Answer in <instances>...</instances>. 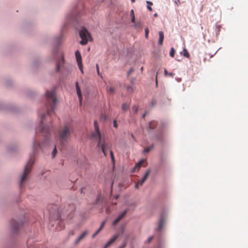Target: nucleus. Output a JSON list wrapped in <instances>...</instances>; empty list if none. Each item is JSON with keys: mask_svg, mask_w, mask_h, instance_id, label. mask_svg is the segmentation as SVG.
Returning a JSON list of instances; mask_svg holds the SVG:
<instances>
[{"mask_svg": "<svg viewBox=\"0 0 248 248\" xmlns=\"http://www.w3.org/2000/svg\"><path fill=\"white\" fill-rule=\"evenodd\" d=\"M46 102L43 108L38 111V120L35 128V136L32 143V153L24 166L19 182V187L21 189L29 177L34 163V157L44 151L46 141Z\"/></svg>", "mask_w": 248, "mask_h": 248, "instance_id": "obj_1", "label": "nucleus"}, {"mask_svg": "<svg viewBox=\"0 0 248 248\" xmlns=\"http://www.w3.org/2000/svg\"><path fill=\"white\" fill-rule=\"evenodd\" d=\"M73 132L72 127L69 124L64 125L59 131L58 136L60 142L64 144L70 139Z\"/></svg>", "mask_w": 248, "mask_h": 248, "instance_id": "obj_2", "label": "nucleus"}, {"mask_svg": "<svg viewBox=\"0 0 248 248\" xmlns=\"http://www.w3.org/2000/svg\"><path fill=\"white\" fill-rule=\"evenodd\" d=\"M24 225L22 218H12L10 222V233L12 236H17L19 234V231Z\"/></svg>", "mask_w": 248, "mask_h": 248, "instance_id": "obj_3", "label": "nucleus"}, {"mask_svg": "<svg viewBox=\"0 0 248 248\" xmlns=\"http://www.w3.org/2000/svg\"><path fill=\"white\" fill-rule=\"evenodd\" d=\"M47 106L49 105L50 110L47 109V115L54 113L56 108V105L57 102V99L56 96V89H53L51 91H47Z\"/></svg>", "mask_w": 248, "mask_h": 248, "instance_id": "obj_4", "label": "nucleus"}, {"mask_svg": "<svg viewBox=\"0 0 248 248\" xmlns=\"http://www.w3.org/2000/svg\"><path fill=\"white\" fill-rule=\"evenodd\" d=\"M0 110L16 113L19 111V108L14 103L0 101Z\"/></svg>", "mask_w": 248, "mask_h": 248, "instance_id": "obj_5", "label": "nucleus"}, {"mask_svg": "<svg viewBox=\"0 0 248 248\" xmlns=\"http://www.w3.org/2000/svg\"><path fill=\"white\" fill-rule=\"evenodd\" d=\"M17 47L16 43L10 42L4 45L1 48L2 52L5 55H8L14 52Z\"/></svg>", "mask_w": 248, "mask_h": 248, "instance_id": "obj_6", "label": "nucleus"}, {"mask_svg": "<svg viewBox=\"0 0 248 248\" xmlns=\"http://www.w3.org/2000/svg\"><path fill=\"white\" fill-rule=\"evenodd\" d=\"M79 36L81 38L80 44L82 45H86L91 38V36L88 31L84 28L81 29L79 32Z\"/></svg>", "mask_w": 248, "mask_h": 248, "instance_id": "obj_7", "label": "nucleus"}, {"mask_svg": "<svg viewBox=\"0 0 248 248\" xmlns=\"http://www.w3.org/2000/svg\"><path fill=\"white\" fill-rule=\"evenodd\" d=\"M77 163L81 169L84 170H88L90 169V163L85 157L78 158L77 160Z\"/></svg>", "mask_w": 248, "mask_h": 248, "instance_id": "obj_8", "label": "nucleus"}, {"mask_svg": "<svg viewBox=\"0 0 248 248\" xmlns=\"http://www.w3.org/2000/svg\"><path fill=\"white\" fill-rule=\"evenodd\" d=\"M97 138L99 140L97 146L101 148L102 152L103 153L104 155L106 156L107 154L106 152L107 150H108L109 148L110 145L108 143L106 142L104 140H102L101 136H100V138Z\"/></svg>", "mask_w": 248, "mask_h": 248, "instance_id": "obj_9", "label": "nucleus"}, {"mask_svg": "<svg viewBox=\"0 0 248 248\" xmlns=\"http://www.w3.org/2000/svg\"><path fill=\"white\" fill-rule=\"evenodd\" d=\"M65 60L64 55H62V58L58 59L56 63V72H61L62 70L64 68Z\"/></svg>", "mask_w": 248, "mask_h": 248, "instance_id": "obj_10", "label": "nucleus"}, {"mask_svg": "<svg viewBox=\"0 0 248 248\" xmlns=\"http://www.w3.org/2000/svg\"><path fill=\"white\" fill-rule=\"evenodd\" d=\"M43 62L44 61L42 58L37 57L33 61L32 67L34 69H39L42 67Z\"/></svg>", "mask_w": 248, "mask_h": 248, "instance_id": "obj_11", "label": "nucleus"}, {"mask_svg": "<svg viewBox=\"0 0 248 248\" xmlns=\"http://www.w3.org/2000/svg\"><path fill=\"white\" fill-rule=\"evenodd\" d=\"M75 56L77 62L78 67L82 73L83 74V67L82 63V58L80 53L78 50H77L75 52Z\"/></svg>", "mask_w": 248, "mask_h": 248, "instance_id": "obj_12", "label": "nucleus"}, {"mask_svg": "<svg viewBox=\"0 0 248 248\" xmlns=\"http://www.w3.org/2000/svg\"><path fill=\"white\" fill-rule=\"evenodd\" d=\"M18 147V142L14 141L7 146V150L9 153H14L17 150Z\"/></svg>", "mask_w": 248, "mask_h": 248, "instance_id": "obj_13", "label": "nucleus"}, {"mask_svg": "<svg viewBox=\"0 0 248 248\" xmlns=\"http://www.w3.org/2000/svg\"><path fill=\"white\" fill-rule=\"evenodd\" d=\"M150 171L149 170L146 172L143 177L142 179L138 181L137 183L135 185V187L136 188H138L139 186H142V184L145 182V181L147 180L149 175L150 174Z\"/></svg>", "mask_w": 248, "mask_h": 248, "instance_id": "obj_14", "label": "nucleus"}, {"mask_svg": "<svg viewBox=\"0 0 248 248\" xmlns=\"http://www.w3.org/2000/svg\"><path fill=\"white\" fill-rule=\"evenodd\" d=\"M94 126L95 129L94 132L92 133V137L93 138H100L101 133L99 131V127L98 126L97 122L96 120L94 121Z\"/></svg>", "mask_w": 248, "mask_h": 248, "instance_id": "obj_15", "label": "nucleus"}, {"mask_svg": "<svg viewBox=\"0 0 248 248\" xmlns=\"http://www.w3.org/2000/svg\"><path fill=\"white\" fill-rule=\"evenodd\" d=\"M14 83V80L10 77H6L3 81V85L7 87H11L12 86Z\"/></svg>", "mask_w": 248, "mask_h": 248, "instance_id": "obj_16", "label": "nucleus"}, {"mask_svg": "<svg viewBox=\"0 0 248 248\" xmlns=\"http://www.w3.org/2000/svg\"><path fill=\"white\" fill-rule=\"evenodd\" d=\"M165 217L164 216H162L160 217L159 220L158 221V227H157L158 231H161L163 229V228L164 226V224H165Z\"/></svg>", "mask_w": 248, "mask_h": 248, "instance_id": "obj_17", "label": "nucleus"}, {"mask_svg": "<svg viewBox=\"0 0 248 248\" xmlns=\"http://www.w3.org/2000/svg\"><path fill=\"white\" fill-rule=\"evenodd\" d=\"M128 212V210H124L113 222V225H115L125 216Z\"/></svg>", "mask_w": 248, "mask_h": 248, "instance_id": "obj_18", "label": "nucleus"}, {"mask_svg": "<svg viewBox=\"0 0 248 248\" xmlns=\"http://www.w3.org/2000/svg\"><path fill=\"white\" fill-rule=\"evenodd\" d=\"M119 237V234H115L112 238H111L108 242V243L106 244V245L104 246V248H107L108 247H109V246H110L111 244H112L116 240V239L118 238Z\"/></svg>", "mask_w": 248, "mask_h": 248, "instance_id": "obj_19", "label": "nucleus"}, {"mask_svg": "<svg viewBox=\"0 0 248 248\" xmlns=\"http://www.w3.org/2000/svg\"><path fill=\"white\" fill-rule=\"evenodd\" d=\"M76 90H77V94L78 95V97L80 105H81V104H82V95H81L80 89L78 84V82H77L76 83Z\"/></svg>", "mask_w": 248, "mask_h": 248, "instance_id": "obj_20", "label": "nucleus"}, {"mask_svg": "<svg viewBox=\"0 0 248 248\" xmlns=\"http://www.w3.org/2000/svg\"><path fill=\"white\" fill-rule=\"evenodd\" d=\"M87 231L84 232L77 239V240L76 241L75 243L76 244H78L81 240L84 238V237L87 235Z\"/></svg>", "mask_w": 248, "mask_h": 248, "instance_id": "obj_21", "label": "nucleus"}, {"mask_svg": "<svg viewBox=\"0 0 248 248\" xmlns=\"http://www.w3.org/2000/svg\"><path fill=\"white\" fill-rule=\"evenodd\" d=\"M25 94L27 96L32 97L34 95L35 93L34 92L31 90L28 89L25 90Z\"/></svg>", "mask_w": 248, "mask_h": 248, "instance_id": "obj_22", "label": "nucleus"}, {"mask_svg": "<svg viewBox=\"0 0 248 248\" xmlns=\"http://www.w3.org/2000/svg\"><path fill=\"white\" fill-rule=\"evenodd\" d=\"M144 160H141L140 161H139L137 164H136V165L133 168V171H134L136 170H139L140 167L141 166V165H142V164L144 162Z\"/></svg>", "mask_w": 248, "mask_h": 248, "instance_id": "obj_23", "label": "nucleus"}, {"mask_svg": "<svg viewBox=\"0 0 248 248\" xmlns=\"http://www.w3.org/2000/svg\"><path fill=\"white\" fill-rule=\"evenodd\" d=\"M159 41H158V44L159 45H162L163 44V40H164V33L163 31H160L159 32Z\"/></svg>", "mask_w": 248, "mask_h": 248, "instance_id": "obj_24", "label": "nucleus"}, {"mask_svg": "<svg viewBox=\"0 0 248 248\" xmlns=\"http://www.w3.org/2000/svg\"><path fill=\"white\" fill-rule=\"evenodd\" d=\"M107 93L109 94H113L115 93V89L114 87H108L107 89Z\"/></svg>", "mask_w": 248, "mask_h": 248, "instance_id": "obj_25", "label": "nucleus"}, {"mask_svg": "<svg viewBox=\"0 0 248 248\" xmlns=\"http://www.w3.org/2000/svg\"><path fill=\"white\" fill-rule=\"evenodd\" d=\"M157 125V123L155 121H152L149 124V128L150 129H153Z\"/></svg>", "mask_w": 248, "mask_h": 248, "instance_id": "obj_26", "label": "nucleus"}, {"mask_svg": "<svg viewBox=\"0 0 248 248\" xmlns=\"http://www.w3.org/2000/svg\"><path fill=\"white\" fill-rule=\"evenodd\" d=\"M130 16H131V21L133 22V23H134L135 22V14H134V10H131V11H130Z\"/></svg>", "mask_w": 248, "mask_h": 248, "instance_id": "obj_27", "label": "nucleus"}, {"mask_svg": "<svg viewBox=\"0 0 248 248\" xmlns=\"http://www.w3.org/2000/svg\"><path fill=\"white\" fill-rule=\"evenodd\" d=\"M146 3H147V8L150 11H152L153 9L151 7V6L153 5V3L149 1H147Z\"/></svg>", "mask_w": 248, "mask_h": 248, "instance_id": "obj_28", "label": "nucleus"}, {"mask_svg": "<svg viewBox=\"0 0 248 248\" xmlns=\"http://www.w3.org/2000/svg\"><path fill=\"white\" fill-rule=\"evenodd\" d=\"M183 55H184V56H185L186 58H189V53H188V51L186 48H184L183 49Z\"/></svg>", "mask_w": 248, "mask_h": 248, "instance_id": "obj_29", "label": "nucleus"}, {"mask_svg": "<svg viewBox=\"0 0 248 248\" xmlns=\"http://www.w3.org/2000/svg\"><path fill=\"white\" fill-rule=\"evenodd\" d=\"M164 74L166 76H169L172 77L174 76V74L173 73H168L166 69L164 70Z\"/></svg>", "mask_w": 248, "mask_h": 248, "instance_id": "obj_30", "label": "nucleus"}, {"mask_svg": "<svg viewBox=\"0 0 248 248\" xmlns=\"http://www.w3.org/2000/svg\"><path fill=\"white\" fill-rule=\"evenodd\" d=\"M129 108V106L126 103H124L122 105V108L123 110H126Z\"/></svg>", "mask_w": 248, "mask_h": 248, "instance_id": "obj_31", "label": "nucleus"}, {"mask_svg": "<svg viewBox=\"0 0 248 248\" xmlns=\"http://www.w3.org/2000/svg\"><path fill=\"white\" fill-rule=\"evenodd\" d=\"M153 148V145H152V146H151L149 147H147V148H145L144 150V153H148Z\"/></svg>", "mask_w": 248, "mask_h": 248, "instance_id": "obj_32", "label": "nucleus"}, {"mask_svg": "<svg viewBox=\"0 0 248 248\" xmlns=\"http://www.w3.org/2000/svg\"><path fill=\"white\" fill-rule=\"evenodd\" d=\"M175 50L173 48H171L170 52V55L171 57H173L174 56Z\"/></svg>", "mask_w": 248, "mask_h": 248, "instance_id": "obj_33", "label": "nucleus"}, {"mask_svg": "<svg viewBox=\"0 0 248 248\" xmlns=\"http://www.w3.org/2000/svg\"><path fill=\"white\" fill-rule=\"evenodd\" d=\"M57 153V149L56 146L55 147L54 149H53L52 153V158H54L56 154Z\"/></svg>", "mask_w": 248, "mask_h": 248, "instance_id": "obj_34", "label": "nucleus"}, {"mask_svg": "<svg viewBox=\"0 0 248 248\" xmlns=\"http://www.w3.org/2000/svg\"><path fill=\"white\" fill-rule=\"evenodd\" d=\"M110 157L111 158L112 162L114 163V156L113 154V152L112 151H110Z\"/></svg>", "mask_w": 248, "mask_h": 248, "instance_id": "obj_35", "label": "nucleus"}, {"mask_svg": "<svg viewBox=\"0 0 248 248\" xmlns=\"http://www.w3.org/2000/svg\"><path fill=\"white\" fill-rule=\"evenodd\" d=\"M220 28H221V27L219 25L217 26V32H216L217 35L219 34V31L220 30Z\"/></svg>", "mask_w": 248, "mask_h": 248, "instance_id": "obj_36", "label": "nucleus"}, {"mask_svg": "<svg viewBox=\"0 0 248 248\" xmlns=\"http://www.w3.org/2000/svg\"><path fill=\"white\" fill-rule=\"evenodd\" d=\"M96 70H97V72L98 75L101 76V74L100 73L99 69V66H98V64H96Z\"/></svg>", "mask_w": 248, "mask_h": 248, "instance_id": "obj_37", "label": "nucleus"}, {"mask_svg": "<svg viewBox=\"0 0 248 248\" xmlns=\"http://www.w3.org/2000/svg\"><path fill=\"white\" fill-rule=\"evenodd\" d=\"M132 110L135 112H136L138 111V106H133V108H132Z\"/></svg>", "mask_w": 248, "mask_h": 248, "instance_id": "obj_38", "label": "nucleus"}, {"mask_svg": "<svg viewBox=\"0 0 248 248\" xmlns=\"http://www.w3.org/2000/svg\"><path fill=\"white\" fill-rule=\"evenodd\" d=\"M145 37L146 38H148V33H149V30L147 28L145 29Z\"/></svg>", "mask_w": 248, "mask_h": 248, "instance_id": "obj_39", "label": "nucleus"}, {"mask_svg": "<svg viewBox=\"0 0 248 248\" xmlns=\"http://www.w3.org/2000/svg\"><path fill=\"white\" fill-rule=\"evenodd\" d=\"M134 71V69L133 68H131L130 70L127 72L128 76H130V74Z\"/></svg>", "mask_w": 248, "mask_h": 248, "instance_id": "obj_40", "label": "nucleus"}, {"mask_svg": "<svg viewBox=\"0 0 248 248\" xmlns=\"http://www.w3.org/2000/svg\"><path fill=\"white\" fill-rule=\"evenodd\" d=\"M46 171L45 170H41V171L39 173V175L41 176H43L46 173Z\"/></svg>", "mask_w": 248, "mask_h": 248, "instance_id": "obj_41", "label": "nucleus"}, {"mask_svg": "<svg viewBox=\"0 0 248 248\" xmlns=\"http://www.w3.org/2000/svg\"><path fill=\"white\" fill-rule=\"evenodd\" d=\"M154 237L153 236L150 237L148 239L147 242L149 243L153 239Z\"/></svg>", "mask_w": 248, "mask_h": 248, "instance_id": "obj_42", "label": "nucleus"}, {"mask_svg": "<svg viewBox=\"0 0 248 248\" xmlns=\"http://www.w3.org/2000/svg\"><path fill=\"white\" fill-rule=\"evenodd\" d=\"M113 125L115 127H117V121L116 120L113 121Z\"/></svg>", "mask_w": 248, "mask_h": 248, "instance_id": "obj_43", "label": "nucleus"}, {"mask_svg": "<svg viewBox=\"0 0 248 248\" xmlns=\"http://www.w3.org/2000/svg\"><path fill=\"white\" fill-rule=\"evenodd\" d=\"M106 222V220H105V221H103V222H102V224H101V226H100L102 228H104V225H105V224Z\"/></svg>", "mask_w": 248, "mask_h": 248, "instance_id": "obj_44", "label": "nucleus"}, {"mask_svg": "<svg viewBox=\"0 0 248 248\" xmlns=\"http://www.w3.org/2000/svg\"><path fill=\"white\" fill-rule=\"evenodd\" d=\"M106 222V220H105V221H103V222H102V224H101V226H100L102 228H104V225H105V224Z\"/></svg>", "mask_w": 248, "mask_h": 248, "instance_id": "obj_45", "label": "nucleus"}, {"mask_svg": "<svg viewBox=\"0 0 248 248\" xmlns=\"http://www.w3.org/2000/svg\"><path fill=\"white\" fill-rule=\"evenodd\" d=\"M102 229H103V228H102L101 227H100V228L97 231V233H99Z\"/></svg>", "mask_w": 248, "mask_h": 248, "instance_id": "obj_46", "label": "nucleus"}, {"mask_svg": "<svg viewBox=\"0 0 248 248\" xmlns=\"http://www.w3.org/2000/svg\"><path fill=\"white\" fill-rule=\"evenodd\" d=\"M98 233H97V231L93 235V238H94L96 236V235L98 234Z\"/></svg>", "mask_w": 248, "mask_h": 248, "instance_id": "obj_47", "label": "nucleus"}, {"mask_svg": "<svg viewBox=\"0 0 248 248\" xmlns=\"http://www.w3.org/2000/svg\"><path fill=\"white\" fill-rule=\"evenodd\" d=\"M59 217H60V216H59V214H58V213H57V215H56V217L55 218V219H59Z\"/></svg>", "mask_w": 248, "mask_h": 248, "instance_id": "obj_48", "label": "nucleus"}, {"mask_svg": "<svg viewBox=\"0 0 248 248\" xmlns=\"http://www.w3.org/2000/svg\"><path fill=\"white\" fill-rule=\"evenodd\" d=\"M126 246V244H124L123 246H122L120 248H124Z\"/></svg>", "mask_w": 248, "mask_h": 248, "instance_id": "obj_49", "label": "nucleus"}, {"mask_svg": "<svg viewBox=\"0 0 248 248\" xmlns=\"http://www.w3.org/2000/svg\"><path fill=\"white\" fill-rule=\"evenodd\" d=\"M102 117H103V118H104V119H106L107 118V117L106 116H105V115H104V116H102Z\"/></svg>", "mask_w": 248, "mask_h": 248, "instance_id": "obj_50", "label": "nucleus"}, {"mask_svg": "<svg viewBox=\"0 0 248 248\" xmlns=\"http://www.w3.org/2000/svg\"><path fill=\"white\" fill-rule=\"evenodd\" d=\"M157 74L156 75V84H157Z\"/></svg>", "mask_w": 248, "mask_h": 248, "instance_id": "obj_51", "label": "nucleus"}, {"mask_svg": "<svg viewBox=\"0 0 248 248\" xmlns=\"http://www.w3.org/2000/svg\"><path fill=\"white\" fill-rule=\"evenodd\" d=\"M44 95H45V97L46 96V91L44 93Z\"/></svg>", "mask_w": 248, "mask_h": 248, "instance_id": "obj_52", "label": "nucleus"}, {"mask_svg": "<svg viewBox=\"0 0 248 248\" xmlns=\"http://www.w3.org/2000/svg\"><path fill=\"white\" fill-rule=\"evenodd\" d=\"M70 234H71V235H74V231H72V232H70Z\"/></svg>", "mask_w": 248, "mask_h": 248, "instance_id": "obj_53", "label": "nucleus"}, {"mask_svg": "<svg viewBox=\"0 0 248 248\" xmlns=\"http://www.w3.org/2000/svg\"><path fill=\"white\" fill-rule=\"evenodd\" d=\"M1 140V134L0 133V142Z\"/></svg>", "mask_w": 248, "mask_h": 248, "instance_id": "obj_54", "label": "nucleus"}, {"mask_svg": "<svg viewBox=\"0 0 248 248\" xmlns=\"http://www.w3.org/2000/svg\"><path fill=\"white\" fill-rule=\"evenodd\" d=\"M132 138L133 139H135V138H134V135H133V134H132Z\"/></svg>", "mask_w": 248, "mask_h": 248, "instance_id": "obj_55", "label": "nucleus"}, {"mask_svg": "<svg viewBox=\"0 0 248 248\" xmlns=\"http://www.w3.org/2000/svg\"><path fill=\"white\" fill-rule=\"evenodd\" d=\"M154 16H157V14H155L154 15Z\"/></svg>", "mask_w": 248, "mask_h": 248, "instance_id": "obj_56", "label": "nucleus"}, {"mask_svg": "<svg viewBox=\"0 0 248 248\" xmlns=\"http://www.w3.org/2000/svg\"><path fill=\"white\" fill-rule=\"evenodd\" d=\"M131 0L132 2H134L135 1V0Z\"/></svg>", "mask_w": 248, "mask_h": 248, "instance_id": "obj_57", "label": "nucleus"}, {"mask_svg": "<svg viewBox=\"0 0 248 248\" xmlns=\"http://www.w3.org/2000/svg\"><path fill=\"white\" fill-rule=\"evenodd\" d=\"M118 197H119V196H118V195L116 196V199H118Z\"/></svg>", "mask_w": 248, "mask_h": 248, "instance_id": "obj_58", "label": "nucleus"}, {"mask_svg": "<svg viewBox=\"0 0 248 248\" xmlns=\"http://www.w3.org/2000/svg\"><path fill=\"white\" fill-rule=\"evenodd\" d=\"M143 67H141V71H143Z\"/></svg>", "mask_w": 248, "mask_h": 248, "instance_id": "obj_59", "label": "nucleus"}]
</instances>
